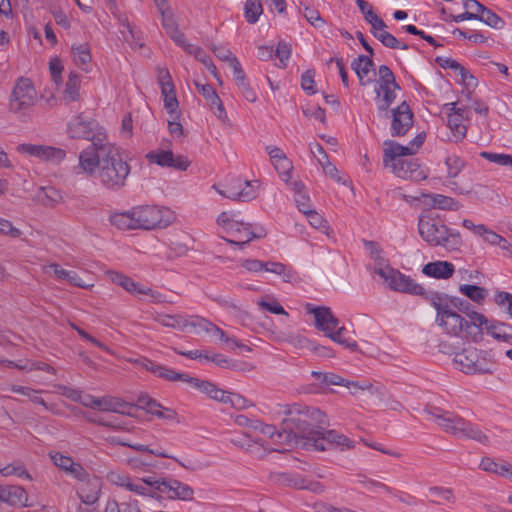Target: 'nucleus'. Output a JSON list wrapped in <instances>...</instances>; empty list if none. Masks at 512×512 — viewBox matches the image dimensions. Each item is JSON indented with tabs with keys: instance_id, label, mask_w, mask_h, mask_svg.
I'll return each mask as SVG.
<instances>
[{
	"instance_id": "23",
	"label": "nucleus",
	"mask_w": 512,
	"mask_h": 512,
	"mask_svg": "<svg viewBox=\"0 0 512 512\" xmlns=\"http://www.w3.org/2000/svg\"><path fill=\"white\" fill-rule=\"evenodd\" d=\"M178 381L187 383L191 388L206 394L209 398L213 393V390L216 388V385L210 381L192 377L188 373L173 370L170 382Z\"/></svg>"
},
{
	"instance_id": "19",
	"label": "nucleus",
	"mask_w": 512,
	"mask_h": 512,
	"mask_svg": "<svg viewBox=\"0 0 512 512\" xmlns=\"http://www.w3.org/2000/svg\"><path fill=\"white\" fill-rule=\"evenodd\" d=\"M391 167L393 173L399 178L421 181L427 177L426 171L413 159L398 160Z\"/></svg>"
},
{
	"instance_id": "17",
	"label": "nucleus",
	"mask_w": 512,
	"mask_h": 512,
	"mask_svg": "<svg viewBox=\"0 0 512 512\" xmlns=\"http://www.w3.org/2000/svg\"><path fill=\"white\" fill-rule=\"evenodd\" d=\"M49 456L56 467H58L71 477L75 478L78 481H84L87 479L88 472L80 463L74 462V460L71 457L63 455L60 452H50Z\"/></svg>"
},
{
	"instance_id": "47",
	"label": "nucleus",
	"mask_w": 512,
	"mask_h": 512,
	"mask_svg": "<svg viewBox=\"0 0 512 512\" xmlns=\"http://www.w3.org/2000/svg\"><path fill=\"white\" fill-rule=\"evenodd\" d=\"M431 200V204L442 210H457L458 209V201L454 198L441 195V194H429L426 195Z\"/></svg>"
},
{
	"instance_id": "50",
	"label": "nucleus",
	"mask_w": 512,
	"mask_h": 512,
	"mask_svg": "<svg viewBox=\"0 0 512 512\" xmlns=\"http://www.w3.org/2000/svg\"><path fill=\"white\" fill-rule=\"evenodd\" d=\"M358 483L360 485H362V487L364 489H366L367 491H369V492L378 493L380 491H384V492L389 493V494H391L393 492V490L389 486H387L386 484H384V483H382L380 481L368 478L366 476L359 475L358 476Z\"/></svg>"
},
{
	"instance_id": "18",
	"label": "nucleus",
	"mask_w": 512,
	"mask_h": 512,
	"mask_svg": "<svg viewBox=\"0 0 512 512\" xmlns=\"http://www.w3.org/2000/svg\"><path fill=\"white\" fill-rule=\"evenodd\" d=\"M161 485L162 488H159V493L167 495L170 499L183 501L193 499L194 490L188 484L182 483L176 479L164 478V482H161Z\"/></svg>"
},
{
	"instance_id": "57",
	"label": "nucleus",
	"mask_w": 512,
	"mask_h": 512,
	"mask_svg": "<svg viewBox=\"0 0 512 512\" xmlns=\"http://www.w3.org/2000/svg\"><path fill=\"white\" fill-rule=\"evenodd\" d=\"M195 86L198 92L206 99L210 109H214V102L219 98L214 88L209 84H200L198 82H195Z\"/></svg>"
},
{
	"instance_id": "7",
	"label": "nucleus",
	"mask_w": 512,
	"mask_h": 512,
	"mask_svg": "<svg viewBox=\"0 0 512 512\" xmlns=\"http://www.w3.org/2000/svg\"><path fill=\"white\" fill-rule=\"evenodd\" d=\"M453 362L458 370L468 375L491 374L496 366L487 351L475 347H467L457 352Z\"/></svg>"
},
{
	"instance_id": "5",
	"label": "nucleus",
	"mask_w": 512,
	"mask_h": 512,
	"mask_svg": "<svg viewBox=\"0 0 512 512\" xmlns=\"http://www.w3.org/2000/svg\"><path fill=\"white\" fill-rule=\"evenodd\" d=\"M418 231L430 246L442 247L449 252L458 251L463 244L460 233L449 228L439 217H420Z\"/></svg>"
},
{
	"instance_id": "44",
	"label": "nucleus",
	"mask_w": 512,
	"mask_h": 512,
	"mask_svg": "<svg viewBox=\"0 0 512 512\" xmlns=\"http://www.w3.org/2000/svg\"><path fill=\"white\" fill-rule=\"evenodd\" d=\"M110 278L114 284L121 286L131 294H138L139 288L142 287V285L136 283L132 278L118 272H111Z\"/></svg>"
},
{
	"instance_id": "56",
	"label": "nucleus",
	"mask_w": 512,
	"mask_h": 512,
	"mask_svg": "<svg viewBox=\"0 0 512 512\" xmlns=\"http://www.w3.org/2000/svg\"><path fill=\"white\" fill-rule=\"evenodd\" d=\"M301 13L305 19L315 28H320L324 25V20L322 19L319 11L314 7L305 5L301 9Z\"/></svg>"
},
{
	"instance_id": "35",
	"label": "nucleus",
	"mask_w": 512,
	"mask_h": 512,
	"mask_svg": "<svg viewBox=\"0 0 512 512\" xmlns=\"http://www.w3.org/2000/svg\"><path fill=\"white\" fill-rule=\"evenodd\" d=\"M356 4L364 19L371 25V29L386 28L385 22L373 11V7L365 0H356Z\"/></svg>"
},
{
	"instance_id": "45",
	"label": "nucleus",
	"mask_w": 512,
	"mask_h": 512,
	"mask_svg": "<svg viewBox=\"0 0 512 512\" xmlns=\"http://www.w3.org/2000/svg\"><path fill=\"white\" fill-rule=\"evenodd\" d=\"M459 291L478 304H481L488 295L485 288L477 285L462 284L459 287Z\"/></svg>"
},
{
	"instance_id": "61",
	"label": "nucleus",
	"mask_w": 512,
	"mask_h": 512,
	"mask_svg": "<svg viewBox=\"0 0 512 512\" xmlns=\"http://www.w3.org/2000/svg\"><path fill=\"white\" fill-rule=\"evenodd\" d=\"M138 402L143 408H145L148 411V413H150L156 417L158 416L159 412L164 407L158 401H156L155 399H152L148 395L139 397Z\"/></svg>"
},
{
	"instance_id": "48",
	"label": "nucleus",
	"mask_w": 512,
	"mask_h": 512,
	"mask_svg": "<svg viewBox=\"0 0 512 512\" xmlns=\"http://www.w3.org/2000/svg\"><path fill=\"white\" fill-rule=\"evenodd\" d=\"M173 152L171 150L152 151L146 155L150 163H155L161 167H170L173 161Z\"/></svg>"
},
{
	"instance_id": "27",
	"label": "nucleus",
	"mask_w": 512,
	"mask_h": 512,
	"mask_svg": "<svg viewBox=\"0 0 512 512\" xmlns=\"http://www.w3.org/2000/svg\"><path fill=\"white\" fill-rule=\"evenodd\" d=\"M28 496L25 489L17 485L0 486V501L11 506H27Z\"/></svg>"
},
{
	"instance_id": "53",
	"label": "nucleus",
	"mask_w": 512,
	"mask_h": 512,
	"mask_svg": "<svg viewBox=\"0 0 512 512\" xmlns=\"http://www.w3.org/2000/svg\"><path fill=\"white\" fill-rule=\"evenodd\" d=\"M0 473L4 477L17 476L19 478L32 480L31 475L22 464H8L0 468Z\"/></svg>"
},
{
	"instance_id": "63",
	"label": "nucleus",
	"mask_w": 512,
	"mask_h": 512,
	"mask_svg": "<svg viewBox=\"0 0 512 512\" xmlns=\"http://www.w3.org/2000/svg\"><path fill=\"white\" fill-rule=\"evenodd\" d=\"M314 76H315V71L312 69L305 71L301 76V87L307 94H310V95H313L316 93V90L314 88L315 87Z\"/></svg>"
},
{
	"instance_id": "10",
	"label": "nucleus",
	"mask_w": 512,
	"mask_h": 512,
	"mask_svg": "<svg viewBox=\"0 0 512 512\" xmlns=\"http://www.w3.org/2000/svg\"><path fill=\"white\" fill-rule=\"evenodd\" d=\"M37 101V92L31 79L19 77L11 92L9 107L14 113L31 108Z\"/></svg>"
},
{
	"instance_id": "34",
	"label": "nucleus",
	"mask_w": 512,
	"mask_h": 512,
	"mask_svg": "<svg viewBox=\"0 0 512 512\" xmlns=\"http://www.w3.org/2000/svg\"><path fill=\"white\" fill-rule=\"evenodd\" d=\"M73 61L75 65L84 71H88V65L92 60L90 46L88 43L73 45L71 47Z\"/></svg>"
},
{
	"instance_id": "24",
	"label": "nucleus",
	"mask_w": 512,
	"mask_h": 512,
	"mask_svg": "<svg viewBox=\"0 0 512 512\" xmlns=\"http://www.w3.org/2000/svg\"><path fill=\"white\" fill-rule=\"evenodd\" d=\"M272 477L278 483L291 485L298 489H308L318 494L324 492L325 490V487L320 482L307 481L300 476L293 478L289 474L278 473L274 474Z\"/></svg>"
},
{
	"instance_id": "51",
	"label": "nucleus",
	"mask_w": 512,
	"mask_h": 512,
	"mask_svg": "<svg viewBox=\"0 0 512 512\" xmlns=\"http://www.w3.org/2000/svg\"><path fill=\"white\" fill-rule=\"evenodd\" d=\"M445 165L447 167V177L453 179L464 169L465 161L457 155H450L446 157Z\"/></svg>"
},
{
	"instance_id": "49",
	"label": "nucleus",
	"mask_w": 512,
	"mask_h": 512,
	"mask_svg": "<svg viewBox=\"0 0 512 512\" xmlns=\"http://www.w3.org/2000/svg\"><path fill=\"white\" fill-rule=\"evenodd\" d=\"M262 13L263 8L259 0H246L244 14L248 23H256Z\"/></svg>"
},
{
	"instance_id": "64",
	"label": "nucleus",
	"mask_w": 512,
	"mask_h": 512,
	"mask_svg": "<svg viewBox=\"0 0 512 512\" xmlns=\"http://www.w3.org/2000/svg\"><path fill=\"white\" fill-rule=\"evenodd\" d=\"M463 7L471 15V18L475 20H479L485 8L477 0H463Z\"/></svg>"
},
{
	"instance_id": "13",
	"label": "nucleus",
	"mask_w": 512,
	"mask_h": 512,
	"mask_svg": "<svg viewBox=\"0 0 512 512\" xmlns=\"http://www.w3.org/2000/svg\"><path fill=\"white\" fill-rule=\"evenodd\" d=\"M17 151L52 164H59L66 157L65 150L48 145L23 143L17 146Z\"/></svg>"
},
{
	"instance_id": "31",
	"label": "nucleus",
	"mask_w": 512,
	"mask_h": 512,
	"mask_svg": "<svg viewBox=\"0 0 512 512\" xmlns=\"http://www.w3.org/2000/svg\"><path fill=\"white\" fill-rule=\"evenodd\" d=\"M161 15L162 26L165 29L167 35L174 41V43L181 47L187 42L184 33L178 29V24L174 18V14L171 11L163 12Z\"/></svg>"
},
{
	"instance_id": "37",
	"label": "nucleus",
	"mask_w": 512,
	"mask_h": 512,
	"mask_svg": "<svg viewBox=\"0 0 512 512\" xmlns=\"http://www.w3.org/2000/svg\"><path fill=\"white\" fill-rule=\"evenodd\" d=\"M371 34L378 39L385 47L390 49L407 50L408 45L401 43L394 35L385 30V28L370 29Z\"/></svg>"
},
{
	"instance_id": "11",
	"label": "nucleus",
	"mask_w": 512,
	"mask_h": 512,
	"mask_svg": "<svg viewBox=\"0 0 512 512\" xmlns=\"http://www.w3.org/2000/svg\"><path fill=\"white\" fill-rule=\"evenodd\" d=\"M375 273L383 278L389 288L394 291L412 295L424 294V288L420 284L416 283L410 276L404 275L392 267L378 268Z\"/></svg>"
},
{
	"instance_id": "29",
	"label": "nucleus",
	"mask_w": 512,
	"mask_h": 512,
	"mask_svg": "<svg viewBox=\"0 0 512 512\" xmlns=\"http://www.w3.org/2000/svg\"><path fill=\"white\" fill-rule=\"evenodd\" d=\"M84 483L78 488L77 495L80 500L87 505H93L99 499L100 495V480L96 477L89 478L83 481Z\"/></svg>"
},
{
	"instance_id": "12",
	"label": "nucleus",
	"mask_w": 512,
	"mask_h": 512,
	"mask_svg": "<svg viewBox=\"0 0 512 512\" xmlns=\"http://www.w3.org/2000/svg\"><path fill=\"white\" fill-rule=\"evenodd\" d=\"M311 446L318 451H325L331 449L333 446L344 449H352L354 447L353 441L347 436L337 432L336 430H318L315 438L310 437Z\"/></svg>"
},
{
	"instance_id": "40",
	"label": "nucleus",
	"mask_w": 512,
	"mask_h": 512,
	"mask_svg": "<svg viewBox=\"0 0 512 512\" xmlns=\"http://www.w3.org/2000/svg\"><path fill=\"white\" fill-rule=\"evenodd\" d=\"M255 430L261 433L264 436L274 440L276 443L288 442V434L282 429V431H278L275 426L265 424L262 421L258 420L255 422Z\"/></svg>"
},
{
	"instance_id": "16",
	"label": "nucleus",
	"mask_w": 512,
	"mask_h": 512,
	"mask_svg": "<svg viewBox=\"0 0 512 512\" xmlns=\"http://www.w3.org/2000/svg\"><path fill=\"white\" fill-rule=\"evenodd\" d=\"M413 125V113L406 102L392 110L391 134L403 136Z\"/></svg>"
},
{
	"instance_id": "41",
	"label": "nucleus",
	"mask_w": 512,
	"mask_h": 512,
	"mask_svg": "<svg viewBox=\"0 0 512 512\" xmlns=\"http://www.w3.org/2000/svg\"><path fill=\"white\" fill-rule=\"evenodd\" d=\"M461 115H449L447 117V126L449 127L452 138L451 141L458 142L465 138L467 127L463 123Z\"/></svg>"
},
{
	"instance_id": "43",
	"label": "nucleus",
	"mask_w": 512,
	"mask_h": 512,
	"mask_svg": "<svg viewBox=\"0 0 512 512\" xmlns=\"http://www.w3.org/2000/svg\"><path fill=\"white\" fill-rule=\"evenodd\" d=\"M485 328L487 333L494 339L509 342L512 339V334L507 332L508 325L501 322H490L487 319V323L483 324L482 329Z\"/></svg>"
},
{
	"instance_id": "8",
	"label": "nucleus",
	"mask_w": 512,
	"mask_h": 512,
	"mask_svg": "<svg viewBox=\"0 0 512 512\" xmlns=\"http://www.w3.org/2000/svg\"><path fill=\"white\" fill-rule=\"evenodd\" d=\"M136 229L153 230L167 227L171 223L169 209L156 205H141L132 208Z\"/></svg>"
},
{
	"instance_id": "32",
	"label": "nucleus",
	"mask_w": 512,
	"mask_h": 512,
	"mask_svg": "<svg viewBox=\"0 0 512 512\" xmlns=\"http://www.w3.org/2000/svg\"><path fill=\"white\" fill-rule=\"evenodd\" d=\"M310 151L314 156H316V152H318L319 154H322V157H318V163L321 165L324 173L327 176H329L331 179H333L337 182H341V177L339 176V171L336 168V166L333 165L329 161V157L326 154L323 146L319 143L310 144Z\"/></svg>"
},
{
	"instance_id": "58",
	"label": "nucleus",
	"mask_w": 512,
	"mask_h": 512,
	"mask_svg": "<svg viewBox=\"0 0 512 512\" xmlns=\"http://www.w3.org/2000/svg\"><path fill=\"white\" fill-rule=\"evenodd\" d=\"M480 156L492 163L497 164V165L512 167V156L511 155L484 151V152H481Z\"/></svg>"
},
{
	"instance_id": "39",
	"label": "nucleus",
	"mask_w": 512,
	"mask_h": 512,
	"mask_svg": "<svg viewBox=\"0 0 512 512\" xmlns=\"http://www.w3.org/2000/svg\"><path fill=\"white\" fill-rule=\"evenodd\" d=\"M431 499L429 500L433 504L442 505L445 503H455V496L453 490L441 486H433L428 489Z\"/></svg>"
},
{
	"instance_id": "26",
	"label": "nucleus",
	"mask_w": 512,
	"mask_h": 512,
	"mask_svg": "<svg viewBox=\"0 0 512 512\" xmlns=\"http://www.w3.org/2000/svg\"><path fill=\"white\" fill-rule=\"evenodd\" d=\"M351 68L355 71L361 86H366L372 82L370 73L374 71V62L370 55H359L352 61Z\"/></svg>"
},
{
	"instance_id": "54",
	"label": "nucleus",
	"mask_w": 512,
	"mask_h": 512,
	"mask_svg": "<svg viewBox=\"0 0 512 512\" xmlns=\"http://www.w3.org/2000/svg\"><path fill=\"white\" fill-rule=\"evenodd\" d=\"M479 21L484 22L486 25L494 28V29H502L504 27V20L499 17L496 13L488 8H484L483 13L481 14Z\"/></svg>"
},
{
	"instance_id": "62",
	"label": "nucleus",
	"mask_w": 512,
	"mask_h": 512,
	"mask_svg": "<svg viewBox=\"0 0 512 512\" xmlns=\"http://www.w3.org/2000/svg\"><path fill=\"white\" fill-rule=\"evenodd\" d=\"M157 80L161 87V91H166V89L171 90L175 87L171 74L166 67H157Z\"/></svg>"
},
{
	"instance_id": "2",
	"label": "nucleus",
	"mask_w": 512,
	"mask_h": 512,
	"mask_svg": "<svg viewBox=\"0 0 512 512\" xmlns=\"http://www.w3.org/2000/svg\"><path fill=\"white\" fill-rule=\"evenodd\" d=\"M431 303L437 312L436 323L446 334L463 335L473 342H480L483 339L482 327L487 323V318L483 314L471 312L469 319L466 320L450 307L448 296L439 293L432 296Z\"/></svg>"
},
{
	"instance_id": "33",
	"label": "nucleus",
	"mask_w": 512,
	"mask_h": 512,
	"mask_svg": "<svg viewBox=\"0 0 512 512\" xmlns=\"http://www.w3.org/2000/svg\"><path fill=\"white\" fill-rule=\"evenodd\" d=\"M10 390L14 393L21 394L29 398L33 403L40 404L46 410L56 413L55 405L47 403L39 394L42 390H36L30 387L21 386V385H12Z\"/></svg>"
},
{
	"instance_id": "3",
	"label": "nucleus",
	"mask_w": 512,
	"mask_h": 512,
	"mask_svg": "<svg viewBox=\"0 0 512 512\" xmlns=\"http://www.w3.org/2000/svg\"><path fill=\"white\" fill-rule=\"evenodd\" d=\"M424 413L429 415L433 422L445 433L458 439H470L481 444H488V436L477 424L466 420L455 412L444 410L440 407L427 405Z\"/></svg>"
},
{
	"instance_id": "28",
	"label": "nucleus",
	"mask_w": 512,
	"mask_h": 512,
	"mask_svg": "<svg viewBox=\"0 0 512 512\" xmlns=\"http://www.w3.org/2000/svg\"><path fill=\"white\" fill-rule=\"evenodd\" d=\"M148 317L159 323L163 327L184 331L188 327V318L186 316L175 314H164L157 311L148 312Z\"/></svg>"
},
{
	"instance_id": "14",
	"label": "nucleus",
	"mask_w": 512,
	"mask_h": 512,
	"mask_svg": "<svg viewBox=\"0 0 512 512\" xmlns=\"http://www.w3.org/2000/svg\"><path fill=\"white\" fill-rule=\"evenodd\" d=\"M305 309L307 313L314 315L315 327L329 338L342 327L339 319L334 316L329 307H315L308 303Z\"/></svg>"
},
{
	"instance_id": "36",
	"label": "nucleus",
	"mask_w": 512,
	"mask_h": 512,
	"mask_svg": "<svg viewBox=\"0 0 512 512\" xmlns=\"http://www.w3.org/2000/svg\"><path fill=\"white\" fill-rule=\"evenodd\" d=\"M109 221L111 225L120 230H136L132 209L125 212H114L110 215Z\"/></svg>"
},
{
	"instance_id": "4",
	"label": "nucleus",
	"mask_w": 512,
	"mask_h": 512,
	"mask_svg": "<svg viewBox=\"0 0 512 512\" xmlns=\"http://www.w3.org/2000/svg\"><path fill=\"white\" fill-rule=\"evenodd\" d=\"M285 414L282 426L288 434V441L292 438H301L304 440L303 445L310 448V437L315 438L318 432L315 429V419L316 415H320V411L301 404H293L287 408Z\"/></svg>"
},
{
	"instance_id": "22",
	"label": "nucleus",
	"mask_w": 512,
	"mask_h": 512,
	"mask_svg": "<svg viewBox=\"0 0 512 512\" xmlns=\"http://www.w3.org/2000/svg\"><path fill=\"white\" fill-rule=\"evenodd\" d=\"M45 273L52 272L54 277L60 280H65L69 284L79 288H90L92 285L87 284L75 271L63 269L57 263H50L43 267Z\"/></svg>"
},
{
	"instance_id": "38",
	"label": "nucleus",
	"mask_w": 512,
	"mask_h": 512,
	"mask_svg": "<svg viewBox=\"0 0 512 512\" xmlns=\"http://www.w3.org/2000/svg\"><path fill=\"white\" fill-rule=\"evenodd\" d=\"M81 76L76 72H70L65 84L64 99L67 102L77 101L80 97Z\"/></svg>"
},
{
	"instance_id": "1",
	"label": "nucleus",
	"mask_w": 512,
	"mask_h": 512,
	"mask_svg": "<svg viewBox=\"0 0 512 512\" xmlns=\"http://www.w3.org/2000/svg\"><path fill=\"white\" fill-rule=\"evenodd\" d=\"M79 167L89 176L96 175L104 188L114 192L126 185L131 170L130 165L109 142L95 151L82 150L79 154Z\"/></svg>"
},
{
	"instance_id": "42",
	"label": "nucleus",
	"mask_w": 512,
	"mask_h": 512,
	"mask_svg": "<svg viewBox=\"0 0 512 512\" xmlns=\"http://www.w3.org/2000/svg\"><path fill=\"white\" fill-rule=\"evenodd\" d=\"M117 479L118 480L116 481V483L124 487L125 489L134 492L140 496L155 498V492L146 487L142 482H132L130 478L126 476H117Z\"/></svg>"
},
{
	"instance_id": "15",
	"label": "nucleus",
	"mask_w": 512,
	"mask_h": 512,
	"mask_svg": "<svg viewBox=\"0 0 512 512\" xmlns=\"http://www.w3.org/2000/svg\"><path fill=\"white\" fill-rule=\"evenodd\" d=\"M218 192L226 198L241 202L251 201L257 196V190L253 182L242 181L239 178L233 179L225 186L224 190Z\"/></svg>"
},
{
	"instance_id": "6",
	"label": "nucleus",
	"mask_w": 512,
	"mask_h": 512,
	"mask_svg": "<svg viewBox=\"0 0 512 512\" xmlns=\"http://www.w3.org/2000/svg\"><path fill=\"white\" fill-rule=\"evenodd\" d=\"M67 134L71 139H84L91 141L84 150L95 151L102 147L107 141L105 130L99 126V123L89 117L79 114L74 116L67 125Z\"/></svg>"
},
{
	"instance_id": "46",
	"label": "nucleus",
	"mask_w": 512,
	"mask_h": 512,
	"mask_svg": "<svg viewBox=\"0 0 512 512\" xmlns=\"http://www.w3.org/2000/svg\"><path fill=\"white\" fill-rule=\"evenodd\" d=\"M161 93L163 96L164 108L166 109L167 113H169L172 118H179V103L176 97L175 87L171 90H162Z\"/></svg>"
},
{
	"instance_id": "55",
	"label": "nucleus",
	"mask_w": 512,
	"mask_h": 512,
	"mask_svg": "<svg viewBox=\"0 0 512 512\" xmlns=\"http://www.w3.org/2000/svg\"><path fill=\"white\" fill-rule=\"evenodd\" d=\"M263 270L281 275L286 281L292 277V269L280 262H266L264 263Z\"/></svg>"
},
{
	"instance_id": "20",
	"label": "nucleus",
	"mask_w": 512,
	"mask_h": 512,
	"mask_svg": "<svg viewBox=\"0 0 512 512\" xmlns=\"http://www.w3.org/2000/svg\"><path fill=\"white\" fill-rule=\"evenodd\" d=\"M227 235L228 237H223V239L239 249H242L252 239L257 238V235L251 230V226L240 221L230 226Z\"/></svg>"
},
{
	"instance_id": "9",
	"label": "nucleus",
	"mask_w": 512,
	"mask_h": 512,
	"mask_svg": "<svg viewBox=\"0 0 512 512\" xmlns=\"http://www.w3.org/2000/svg\"><path fill=\"white\" fill-rule=\"evenodd\" d=\"M378 81L375 88V102L379 113H385L387 117V110L396 98V89H400L395 80V76L387 65H381L378 69Z\"/></svg>"
},
{
	"instance_id": "59",
	"label": "nucleus",
	"mask_w": 512,
	"mask_h": 512,
	"mask_svg": "<svg viewBox=\"0 0 512 512\" xmlns=\"http://www.w3.org/2000/svg\"><path fill=\"white\" fill-rule=\"evenodd\" d=\"M345 332L346 328L342 326L340 329H337V332L332 334L330 339L351 351H356L358 348L357 342L355 340L345 338L343 336Z\"/></svg>"
},
{
	"instance_id": "60",
	"label": "nucleus",
	"mask_w": 512,
	"mask_h": 512,
	"mask_svg": "<svg viewBox=\"0 0 512 512\" xmlns=\"http://www.w3.org/2000/svg\"><path fill=\"white\" fill-rule=\"evenodd\" d=\"M281 178L288 183L291 178V171L293 169L291 161L287 157H283L279 161L272 163Z\"/></svg>"
},
{
	"instance_id": "30",
	"label": "nucleus",
	"mask_w": 512,
	"mask_h": 512,
	"mask_svg": "<svg viewBox=\"0 0 512 512\" xmlns=\"http://www.w3.org/2000/svg\"><path fill=\"white\" fill-rule=\"evenodd\" d=\"M455 267L448 261H435L424 265L422 272L436 279H449L453 276Z\"/></svg>"
},
{
	"instance_id": "52",
	"label": "nucleus",
	"mask_w": 512,
	"mask_h": 512,
	"mask_svg": "<svg viewBox=\"0 0 512 512\" xmlns=\"http://www.w3.org/2000/svg\"><path fill=\"white\" fill-rule=\"evenodd\" d=\"M180 48H182L187 54L193 55L195 59L201 62L205 67L212 62L210 56L201 47L190 44L188 41Z\"/></svg>"
},
{
	"instance_id": "25",
	"label": "nucleus",
	"mask_w": 512,
	"mask_h": 512,
	"mask_svg": "<svg viewBox=\"0 0 512 512\" xmlns=\"http://www.w3.org/2000/svg\"><path fill=\"white\" fill-rule=\"evenodd\" d=\"M386 146L383 154V164L385 167H390L398 160H404L402 157L407 155H413V148L410 146H403L394 141H385Z\"/></svg>"
},
{
	"instance_id": "21",
	"label": "nucleus",
	"mask_w": 512,
	"mask_h": 512,
	"mask_svg": "<svg viewBox=\"0 0 512 512\" xmlns=\"http://www.w3.org/2000/svg\"><path fill=\"white\" fill-rule=\"evenodd\" d=\"M128 362L135 365L137 368L144 369L146 371L151 372L153 375L165 380L170 381V378L172 376L173 370L172 368H169L164 365H160L155 363L154 361L143 357H131L128 359Z\"/></svg>"
}]
</instances>
